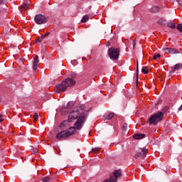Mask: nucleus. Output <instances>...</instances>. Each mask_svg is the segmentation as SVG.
Instances as JSON below:
<instances>
[{"mask_svg":"<svg viewBox=\"0 0 182 182\" xmlns=\"http://www.w3.org/2000/svg\"><path fill=\"white\" fill-rule=\"evenodd\" d=\"M161 55L157 54V55H154L153 59H154V60H156L157 59V58H161Z\"/></svg>","mask_w":182,"mask_h":182,"instance_id":"nucleus-27","label":"nucleus"},{"mask_svg":"<svg viewBox=\"0 0 182 182\" xmlns=\"http://www.w3.org/2000/svg\"><path fill=\"white\" fill-rule=\"evenodd\" d=\"M50 33L49 32H46L44 35L41 36L43 37V39H45L46 38V36H49Z\"/></svg>","mask_w":182,"mask_h":182,"instance_id":"nucleus-28","label":"nucleus"},{"mask_svg":"<svg viewBox=\"0 0 182 182\" xmlns=\"http://www.w3.org/2000/svg\"><path fill=\"white\" fill-rule=\"evenodd\" d=\"M34 21L38 25H43V23L48 22V18L42 14H38L35 16Z\"/></svg>","mask_w":182,"mask_h":182,"instance_id":"nucleus-8","label":"nucleus"},{"mask_svg":"<svg viewBox=\"0 0 182 182\" xmlns=\"http://www.w3.org/2000/svg\"><path fill=\"white\" fill-rule=\"evenodd\" d=\"M164 50L166 52L167 51L168 53L171 55H177V53H180V51L177 48H165Z\"/></svg>","mask_w":182,"mask_h":182,"instance_id":"nucleus-9","label":"nucleus"},{"mask_svg":"<svg viewBox=\"0 0 182 182\" xmlns=\"http://www.w3.org/2000/svg\"><path fill=\"white\" fill-rule=\"evenodd\" d=\"M144 137H146L144 134H136L133 136L135 140H140V139H144Z\"/></svg>","mask_w":182,"mask_h":182,"instance_id":"nucleus-13","label":"nucleus"},{"mask_svg":"<svg viewBox=\"0 0 182 182\" xmlns=\"http://www.w3.org/2000/svg\"><path fill=\"white\" fill-rule=\"evenodd\" d=\"M132 43H133V46L134 48V46H136V39L132 41Z\"/></svg>","mask_w":182,"mask_h":182,"instance_id":"nucleus-32","label":"nucleus"},{"mask_svg":"<svg viewBox=\"0 0 182 182\" xmlns=\"http://www.w3.org/2000/svg\"><path fill=\"white\" fill-rule=\"evenodd\" d=\"M39 118V114L38 113H35L33 115V119L34 120H38V119Z\"/></svg>","mask_w":182,"mask_h":182,"instance_id":"nucleus-26","label":"nucleus"},{"mask_svg":"<svg viewBox=\"0 0 182 182\" xmlns=\"http://www.w3.org/2000/svg\"><path fill=\"white\" fill-rule=\"evenodd\" d=\"M141 72L146 75L149 73V68H147V67H142Z\"/></svg>","mask_w":182,"mask_h":182,"instance_id":"nucleus-21","label":"nucleus"},{"mask_svg":"<svg viewBox=\"0 0 182 182\" xmlns=\"http://www.w3.org/2000/svg\"><path fill=\"white\" fill-rule=\"evenodd\" d=\"M38 65H39V57L36 56L33 62V70H36V69H38V67L39 66Z\"/></svg>","mask_w":182,"mask_h":182,"instance_id":"nucleus-11","label":"nucleus"},{"mask_svg":"<svg viewBox=\"0 0 182 182\" xmlns=\"http://www.w3.org/2000/svg\"><path fill=\"white\" fill-rule=\"evenodd\" d=\"M136 80H139V62L136 63Z\"/></svg>","mask_w":182,"mask_h":182,"instance_id":"nucleus-25","label":"nucleus"},{"mask_svg":"<svg viewBox=\"0 0 182 182\" xmlns=\"http://www.w3.org/2000/svg\"><path fill=\"white\" fill-rule=\"evenodd\" d=\"M147 153H149V149L144 147V148H139L136 151V154L134 155V159L137 160V159H144L146 156H147Z\"/></svg>","mask_w":182,"mask_h":182,"instance_id":"nucleus-7","label":"nucleus"},{"mask_svg":"<svg viewBox=\"0 0 182 182\" xmlns=\"http://www.w3.org/2000/svg\"><path fill=\"white\" fill-rule=\"evenodd\" d=\"M164 114L163 112H159L156 114H154V115L151 116V117L148 119V122L150 124H157L159 122H161L163 119Z\"/></svg>","mask_w":182,"mask_h":182,"instance_id":"nucleus-4","label":"nucleus"},{"mask_svg":"<svg viewBox=\"0 0 182 182\" xmlns=\"http://www.w3.org/2000/svg\"><path fill=\"white\" fill-rule=\"evenodd\" d=\"M182 69V64L178 63L176 64L173 67L171 68V73H174L176 70H180Z\"/></svg>","mask_w":182,"mask_h":182,"instance_id":"nucleus-12","label":"nucleus"},{"mask_svg":"<svg viewBox=\"0 0 182 182\" xmlns=\"http://www.w3.org/2000/svg\"><path fill=\"white\" fill-rule=\"evenodd\" d=\"M100 148H95V149H92V151H97V150H99Z\"/></svg>","mask_w":182,"mask_h":182,"instance_id":"nucleus-33","label":"nucleus"},{"mask_svg":"<svg viewBox=\"0 0 182 182\" xmlns=\"http://www.w3.org/2000/svg\"><path fill=\"white\" fill-rule=\"evenodd\" d=\"M167 26L171 29H176V24L174 23L170 22L167 23Z\"/></svg>","mask_w":182,"mask_h":182,"instance_id":"nucleus-18","label":"nucleus"},{"mask_svg":"<svg viewBox=\"0 0 182 182\" xmlns=\"http://www.w3.org/2000/svg\"><path fill=\"white\" fill-rule=\"evenodd\" d=\"M122 177V170H114L113 173L109 175V178H107L104 182H117V179Z\"/></svg>","mask_w":182,"mask_h":182,"instance_id":"nucleus-5","label":"nucleus"},{"mask_svg":"<svg viewBox=\"0 0 182 182\" xmlns=\"http://www.w3.org/2000/svg\"><path fill=\"white\" fill-rule=\"evenodd\" d=\"M5 0H0V5H1V4H4V1Z\"/></svg>","mask_w":182,"mask_h":182,"instance_id":"nucleus-35","label":"nucleus"},{"mask_svg":"<svg viewBox=\"0 0 182 182\" xmlns=\"http://www.w3.org/2000/svg\"><path fill=\"white\" fill-rule=\"evenodd\" d=\"M103 117L104 120H112L114 117V114L113 112H106Z\"/></svg>","mask_w":182,"mask_h":182,"instance_id":"nucleus-10","label":"nucleus"},{"mask_svg":"<svg viewBox=\"0 0 182 182\" xmlns=\"http://www.w3.org/2000/svg\"><path fill=\"white\" fill-rule=\"evenodd\" d=\"M178 5H180V6H182V1L181 0L178 1Z\"/></svg>","mask_w":182,"mask_h":182,"instance_id":"nucleus-31","label":"nucleus"},{"mask_svg":"<svg viewBox=\"0 0 182 182\" xmlns=\"http://www.w3.org/2000/svg\"><path fill=\"white\" fill-rule=\"evenodd\" d=\"M81 116H86V112H85V105L79 104L70 113L68 116L69 123H72V122L76 120V119H80Z\"/></svg>","mask_w":182,"mask_h":182,"instance_id":"nucleus-2","label":"nucleus"},{"mask_svg":"<svg viewBox=\"0 0 182 182\" xmlns=\"http://www.w3.org/2000/svg\"><path fill=\"white\" fill-rule=\"evenodd\" d=\"M75 85H76V81L74 79L66 78L55 87V90L57 93H62V92H66L68 87H72Z\"/></svg>","mask_w":182,"mask_h":182,"instance_id":"nucleus-3","label":"nucleus"},{"mask_svg":"<svg viewBox=\"0 0 182 182\" xmlns=\"http://www.w3.org/2000/svg\"><path fill=\"white\" fill-rule=\"evenodd\" d=\"M43 39H44V38H43V36L38 37V38H36V43H41L42 42V41H43Z\"/></svg>","mask_w":182,"mask_h":182,"instance_id":"nucleus-23","label":"nucleus"},{"mask_svg":"<svg viewBox=\"0 0 182 182\" xmlns=\"http://www.w3.org/2000/svg\"><path fill=\"white\" fill-rule=\"evenodd\" d=\"M1 122H4V118L2 117V114H0V123Z\"/></svg>","mask_w":182,"mask_h":182,"instance_id":"nucleus-30","label":"nucleus"},{"mask_svg":"<svg viewBox=\"0 0 182 182\" xmlns=\"http://www.w3.org/2000/svg\"><path fill=\"white\" fill-rule=\"evenodd\" d=\"M129 129V124H124L122 126V131L127 132V129Z\"/></svg>","mask_w":182,"mask_h":182,"instance_id":"nucleus-22","label":"nucleus"},{"mask_svg":"<svg viewBox=\"0 0 182 182\" xmlns=\"http://www.w3.org/2000/svg\"><path fill=\"white\" fill-rule=\"evenodd\" d=\"M33 153L34 154H36V153H38V148H35L34 149H33Z\"/></svg>","mask_w":182,"mask_h":182,"instance_id":"nucleus-29","label":"nucleus"},{"mask_svg":"<svg viewBox=\"0 0 182 182\" xmlns=\"http://www.w3.org/2000/svg\"><path fill=\"white\" fill-rule=\"evenodd\" d=\"M120 55V50L114 47H111L108 50V56L111 60H117L119 59V55Z\"/></svg>","mask_w":182,"mask_h":182,"instance_id":"nucleus-6","label":"nucleus"},{"mask_svg":"<svg viewBox=\"0 0 182 182\" xmlns=\"http://www.w3.org/2000/svg\"><path fill=\"white\" fill-rule=\"evenodd\" d=\"M85 119L86 115L81 116L80 118H78L74 124L75 127H70L68 130L61 131L60 133L57 134L55 139L61 140L62 139H66L68 137H70V136H73L76 130H80V129H82V124H83V122H85Z\"/></svg>","mask_w":182,"mask_h":182,"instance_id":"nucleus-1","label":"nucleus"},{"mask_svg":"<svg viewBox=\"0 0 182 182\" xmlns=\"http://www.w3.org/2000/svg\"><path fill=\"white\" fill-rule=\"evenodd\" d=\"M160 11V7L157 6H154L151 9V12H153L154 14H157V12Z\"/></svg>","mask_w":182,"mask_h":182,"instance_id":"nucleus-14","label":"nucleus"},{"mask_svg":"<svg viewBox=\"0 0 182 182\" xmlns=\"http://www.w3.org/2000/svg\"><path fill=\"white\" fill-rule=\"evenodd\" d=\"M164 112L168 110V107H165L164 108Z\"/></svg>","mask_w":182,"mask_h":182,"instance_id":"nucleus-34","label":"nucleus"},{"mask_svg":"<svg viewBox=\"0 0 182 182\" xmlns=\"http://www.w3.org/2000/svg\"><path fill=\"white\" fill-rule=\"evenodd\" d=\"M176 29H178V31H179V32L182 33V23L178 24L176 26Z\"/></svg>","mask_w":182,"mask_h":182,"instance_id":"nucleus-24","label":"nucleus"},{"mask_svg":"<svg viewBox=\"0 0 182 182\" xmlns=\"http://www.w3.org/2000/svg\"><path fill=\"white\" fill-rule=\"evenodd\" d=\"M69 126V122L68 121H64L63 123L60 124V129H65V127H68Z\"/></svg>","mask_w":182,"mask_h":182,"instance_id":"nucleus-15","label":"nucleus"},{"mask_svg":"<svg viewBox=\"0 0 182 182\" xmlns=\"http://www.w3.org/2000/svg\"><path fill=\"white\" fill-rule=\"evenodd\" d=\"M88 19H89L88 15L84 16L81 20L82 23H85V22H86Z\"/></svg>","mask_w":182,"mask_h":182,"instance_id":"nucleus-19","label":"nucleus"},{"mask_svg":"<svg viewBox=\"0 0 182 182\" xmlns=\"http://www.w3.org/2000/svg\"><path fill=\"white\" fill-rule=\"evenodd\" d=\"M50 180H52V178L50 176H46L42 178L43 182H50Z\"/></svg>","mask_w":182,"mask_h":182,"instance_id":"nucleus-17","label":"nucleus"},{"mask_svg":"<svg viewBox=\"0 0 182 182\" xmlns=\"http://www.w3.org/2000/svg\"><path fill=\"white\" fill-rule=\"evenodd\" d=\"M28 5L26 3L21 5V11H26L28 9Z\"/></svg>","mask_w":182,"mask_h":182,"instance_id":"nucleus-20","label":"nucleus"},{"mask_svg":"<svg viewBox=\"0 0 182 182\" xmlns=\"http://www.w3.org/2000/svg\"><path fill=\"white\" fill-rule=\"evenodd\" d=\"M68 112H69V108H66L65 107L61 109V113L63 116L68 114Z\"/></svg>","mask_w":182,"mask_h":182,"instance_id":"nucleus-16","label":"nucleus"}]
</instances>
